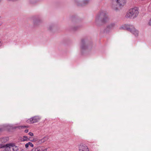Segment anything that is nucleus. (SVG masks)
<instances>
[{
    "label": "nucleus",
    "mask_w": 151,
    "mask_h": 151,
    "mask_svg": "<svg viewBox=\"0 0 151 151\" xmlns=\"http://www.w3.org/2000/svg\"><path fill=\"white\" fill-rule=\"evenodd\" d=\"M109 19L108 13L105 11H101L96 15L95 18L96 22L98 24H105L108 22Z\"/></svg>",
    "instance_id": "1"
},
{
    "label": "nucleus",
    "mask_w": 151,
    "mask_h": 151,
    "mask_svg": "<svg viewBox=\"0 0 151 151\" xmlns=\"http://www.w3.org/2000/svg\"><path fill=\"white\" fill-rule=\"evenodd\" d=\"M139 10L137 7H134L129 9L127 12L125 17L131 19H134L138 15Z\"/></svg>",
    "instance_id": "2"
},
{
    "label": "nucleus",
    "mask_w": 151,
    "mask_h": 151,
    "mask_svg": "<svg viewBox=\"0 0 151 151\" xmlns=\"http://www.w3.org/2000/svg\"><path fill=\"white\" fill-rule=\"evenodd\" d=\"M123 29H126L129 31L135 37H138L139 35V32L136 29L133 25L125 24L121 27Z\"/></svg>",
    "instance_id": "3"
},
{
    "label": "nucleus",
    "mask_w": 151,
    "mask_h": 151,
    "mask_svg": "<svg viewBox=\"0 0 151 151\" xmlns=\"http://www.w3.org/2000/svg\"><path fill=\"white\" fill-rule=\"evenodd\" d=\"M4 147L6 151H17L18 150V147L13 143L6 144Z\"/></svg>",
    "instance_id": "4"
},
{
    "label": "nucleus",
    "mask_w": 151,
    "mask_h": 151,
    "mask_svg": "<svg viewBox=\"0 0 151 151\" xmlns=\"http://www.w3.org/2000/svg\"><path fill=\"white\" fill-rule=\"evenodd\" d=\"M111 1L113 6L117 4L119 6L121 7L124 6L125 3V0H111Z\"/></svg>",
    "instance_id": "5"
},
{
    "label": "nucleus",
    "mask_w": 151,
    "mask_h": 151,
    "mask_svg": "<svg viewBox=\"0 0 151 151\" xmlns=\"http://www.w3.org/2000/svg\"><path fill=\"white\" fill-rule=\"evenodd\" d=\"M41 119L39 116H35L28 119L27 122L29 124H33L38 122Z\"/></svg>",
    "instance_id": "6"
},
{
    "label": "nucleus",
    "mask_w": 151,
    "mask_h": 151,
    "mask_svg": "<svg viewBox=\"0 0 151 151\" xmlns=\"http://www.w3.org/2000/svg\"><path fill=\"white\" fill-rule=\"evenodd\" d=\"M48 149V148H45L43 146H39L33 148L31 151H47Z\"/></svg>",
    "instance_id": "7"
},
{
    "label": "nucleus",
    "mask_w": 151,
    "mask_h": 151,
    "mask_svg": "<svg viewBox=\"0 0 151 151\" xmlns=\"http://www.w3.org/2000/svg\"><path fill=\"white\" fill-rule=\"evenodd\" d=\"M78 151H90L88 147L85 145H80L78 147Z\"/></svg>",
    "instance_id": "8"
},
{
    "label": "nucleus",
    "mask_w": 151,
    "mask_h": 151,
    "mask_svg": "<svg viewBox=\"0 0 151 151\" xmlns=\"http://www.w3.org/2000/svg\"><path fill=\"white\" fill-rule=\"evenodd\" d=\"M8 140V138L6 137L0 139V148L5 147V145H4V143L6 142Z\"/></svg>",
    "instance_id": "9"
},
{
    "label": "nucleus",
    "mask_w": 151,
    "mask_h": 151,
    "mask_svg": "<svg viewBox=\"0 0 151 151\" xmlns=\"http://www.w3.org/2000/svg\"><path fill=\"white\" fill-rule=\"evenodd\" d=\"M49 139V137L47 136L43 138L40 140L38 142L40 144L43 143L48 140Z\"/></svg>",
    "instance_id": "10"
},
{
    "label": "nucleus",
    "mask_w": 151,
    "mask_h": 151,
    "mask_svg": "<svg viewBox=\"0 0 151 151\" xmlns=\"http://www.w3.org/2000/svg\"><path fill=\"white\" fill-rule=\"evenodd\" d=\"M147 25L148 27H151V17L147 21Z\"/></svg>",
    "instance_id": "11"
},
{
    "label": "nucleus",
    "mask_w": 151,
    "mask_h": 151,
    "mask_svg": "<svg viewBox=\"0 0 151 151\" xmlns=\"http://www.w3.org/2000/svg\"><path fill=\"white\" fill-rule=\"evenodd\" d=\"M29 146H30L31 147H33V145L30 142H29L25 145V147L26 148H27Z\"/></svg>",
    "instance_id": "12"
},
{
    "label": "nucleus",
    "mask_w": 151,
    "mask_h": 151,
    "mask_svg": "<svg viewBox=\"0 0 151 151\" xmlns=\"http://www.w3.org/2000/svg\"><path fill=\"white\" fill-rule=\"evenodd\" d=\"M115 24L114 23H112L108 26L107 27L109 28H111L114 27L115 26Z\"/></svg>",
    "instance_id": "13"
},
{
    "label": "nucleus",
    "mask_w": 151,
    "mask_h": 151,
    "mask_svg": "<svg viewBox=\"0 0 151 151\" xmlns=\"http://www.w3.org/2000/svg\"><path fill=\"white\" fill-rule=\"evenodd\" d=\"M89 1V0H84L83 1V4L84 5L88 4Z\"/></svg>",
    "instance_id": "14"
},
{
    "label": "nucleus",
    "mask_w": 151,
    "mask_h": 151,
    "mask_svg": "<svg viewBox=\"0 0 151 151\" xmlns=\"http://www.w3.org/2000/svg\"><path fill=\"white\" fill-rule=\"evenodd\" d=\"M38 0H29V2L31 4H33L36 2Z\"/></svg>",
    "instance_id": "15"
},
{
    "label": "nucleus",
    "mask_w": 151,
    "mask_h": 151,
    "mask_svg": "<svg viewBox=\"0 0 151 151\" xmlns=\"http://www.w3.org/2000/svg\"><path fill=\"white\" fill-rule=\"evenodd\" d=\"M29 135L30 136H33V134L32 132H29L28 133Z\"/></svg>",
    "instance_id": "16"
},
{
    "label": "nucleus",
    "mask_w": 151,
    "mask_h": 151,
    "mask_svg": "<svg viewBox=\"0 0 151 151\" xmlns=\"http://www.w3.org/2000/svg\"><path fill=\"white\" fill-rule=\"evenodd\" d=\"M2 43L1 40H0V47L2 45Z\"/></svg>",
    "instance_id": "17"
},
{
    "label": "nucleus",
    "mask_w": 151,
    "mask_h": 151,
    "mask_svg": "<svg viewBox=\"0 0 151 151\" xmlns=\"http://www.w3.org/2000/svg\"><path fill=\"white\" fill-rule=\"evenodd\" d=\"M24 131L26 133H27L28 131V129H26Z\"/></svg>",
    "instance_id": "18"
},
{
    "label": "nucleus",
    "mask_w": 151,
    "mask_h": 151,
    "mask_svg": "<svg viewBox=\"0 0 151 151\" xmlns=\"http://www.w3.org/2000/svg\"><path fill=\"white\" fill-rule=\"evenodd\" d=\"M20 127H26L25 126H20V127H19V128H20Z\"/></svg>",
    "instance_id": "19"
},
{
    "label": "nucleus",
    "mask_w": 151,
    "mask_h": 151,
    "mask_svg": "<svg viewBox=\"0 0 151 151\" xmlns=\"http://www.w3.org/2000/svg\"><path fill=\"white\" fill-rule=\"evenodd\" d=\"M79 0H75V1L76 3H77Z\"/></svg>",
    "instance_id": "20"
},
{
    "label": "nucleus",
    "mask_w": 151,
    "mask_h": 151,
    "mask_svg": "<svg viewBox=\"0 0 151 151\" xmlns=\"http://www.w3.org/2000/svg\"><path fill=\"white\" fill-rule=\"evenodd\" d=\"M24 137L26 138H27V137L25 136H24Z\"/></svg>",
    "instance_id": "21"
},
{
    "label": "nucleus",
    "mask_w": 151,
    "mask_h": 151,
    "mask_svg": "<svg viewBox=\"0 0 151 151\" xmlns=\"http://www.w3.org/2000/svg\"><path fill=\"white\" fill-rule=\"evenodd\" d=\"M2 0H0V2Z\"/></svg>",
    "instance_id": "22"
}]
</instances>
